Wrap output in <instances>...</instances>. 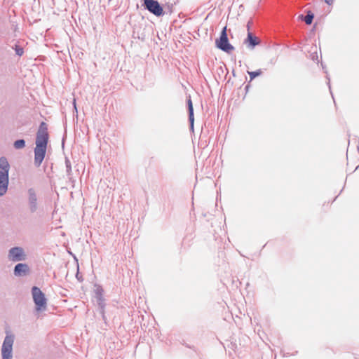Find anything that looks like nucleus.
I'll list each match as a JSON object with an SVG mask.
<instances>
[{"label": "nucleus", "mask_w": 359, "mask_h": 359, "mask_svg": "<svg viewBox=\"0 0 359 359\" xmlns=\"http://www.w3.org/2000/svg\"><path fill=\"white\" fill-rule=\"evenodd\" d=\"M48 142V126L46 123L41 122L36 133V147L34 149V165L36 167L40 166L44 159Z\"/></svg>", "instance_id": "nucleus-1"}, {"label": "nucleus", "mask_w": 359, "mask_h": 359, "mask_svg": "<svg viewBox=\"0 0 359 359\" xmlns=\"http://www.w3.org/2000/svg\"><path fill=\"white\" fill-rule=\"evenodd\" d=\"M10 165L6 158H0V196H4L8 187Z\"/></svg>", "instance_id": "nucleus-2"}, {"label": "nucleus", "mask_w": 359, "mask_h": 359, "mask_svg": "<svg viewBox=\"0 0 359 359\" xmlns=\"http://www.w3.org/2000/svg\"><path fill=\"white\" fill-rule=\"evenodd\" d=\"M14 344V336L7 334L3 341L1 349V359H13V346Z\"/></svg>", "instance_id": "nucleus-3"}, {"label": "nucleus", "mask_w": 359, "mask_h": 359, "mask_svg": "<svg viewBox=\"0 0 359 359\" xmlns=\"http://www.w3.org/2000/svg\"><path fill=\"white\" fill-rule=\"evenodd\" d=\"M33 301L36 305V311L45 310L47 305V300L43 292L36 286L32 288Z\"/></svg>", "instance_id": "nucleus-4"}, {"label": "nucleus", "mask_w": 359, "mask_h": 359, "mask_svg": "<svg viewBox=\"0 0 359 359\" xmlns=\"http://www.w3.org/2000/svg\"><path fill=\"white\" fill-rule=\"evenodd\" d=\"M215 43L217 48L226 53H229L234 50V47L229 42L226 27L223 28L219 38L216 39Z\"/></svg>", "instance_id": "nucleus-5"}, {"label": "nucleus", "mask_w": 359, "mask_h": 359, "mask_svg": "<svg viewBox=\"0 0 359 359\" xmlns=\"http://www.w3.org/2000/svg\"><path fill=\"white\" fill-rule=\"evenodd\" d=\"M143 6L156 16L163 15V9L156 0H144Z\"/></svg>", "instance_id": "nucleus-6"}, {"label": "nucleus", "mask_w": 359, "mask_h": 359, "mask_svg": "<svg viewBox=\"0 0 359 359\" xmlns=\"http://www.w3.org/2000/svg\"><path fill=\"white\" fill-rule=\"evenodd\" d=\"M8 258L12 262L24 261L26 259V255L21 247H13L8 250Z\"/></svg>", "instance_id": "nucleus-7"}, {"label": "nucleus", "mask_w": 359, "mask_h": 359, "mask_svg": "<svg viewBox=\"0 0 359 359\" xmlns=\"http://www.w3.org/2000/svg\"><path fill=\"white\" fill-rule=\"evenodd\" d=\"M28 204L29 210L32 213H34L37 210V196L36 191L33 188L28 189Z\"/></svg>", "instance_id": "nucleus-8"}, {"label": "nucleus", "mask_w": 359, "mask_h": 359, "mask_svg": "<svg viewBox=\"0 0 359 359\" xmlns=\"http://www.w3.org/2000/svg\"><path fill=\"white\" fill-rule=\"evenodd\" d=\"M29 271V266L26 264L19 263L14 267V275L15 276H24Z\"/></svg>", "instance_id": "nucleus-9"}, {"label": "nucleus", "mask_w": 359, "mask_h": 359, "mask_svg": "<svg viewBox=\"0 0 359 359\" xmlns=\"http://www.w3.org/2000/svg\"><path fill=\"white\" fill-rule=\"evenodd\" d=\"M259 43V39L249 32L247 39L245 40V43L248 44L249 48H254Z\"/></svg>", "instance_id": "nucleus-10"}, {"label": "nucleus", "mask_w": 359, "mask_h": 359, "mask_svg": "<svg viewBox=\"0 0 359 359\" xmlns=\"http://www.w3.org/2000/svg\"><path fill=\"white\" fill-rule=\"evenodd\" d=\"M187 107H188V112H189V121L190 123V128H191V130H194V108H193L192 101L190 97L187 100Z\"/></svg>", "instance_id": "nucleus-11"}, {"label": "nucleus", "mask_w": 359, "mask_h": 359, "mask_svg": "<svg viewBox=\"0 0 359 359\" xmlns=\"http://www.w3.org/2000/svg\"><path fill=\"white\" fill-rule=\"evenodd\" d=\"M96 297L97 299L98 305L100 306L101 309V313L103 316V318H104V303H103V298H102V289L101 287H99L96 290Z\"/></svg>", "instance_id": "nucleus-12"}, {"label": "nucleus", "mask_w": 359, "mask_h": 359, "mask_svg": "<svg viewBox=\"0 0 359 359\" xmlns=\"http://www.w3.org/2000/svg\"><path fill=\"white\" fill-rule=\"evenodd\" d=\"M299 18L304 20L306 25H311L314 18V14L311 11H309L306 16L301 15Z\"/></svg>", "instance_id": "nucleus-13"}, {"label": "nucleus", "mask_w": 359, "mask_h": 359, "mask_svg": "<svg viewBox=\"0 0 359 359\" xmlns=\"http://www.w3.org/2000/svg\"><path fill=\"white\" fill-rule=\"evenodd\" d=\"M14 147L16 149H20L25 147V141L23 139H20L14 142Z\"/></svg>", "instance_id": "nucleus-14"}, {"label": "nucleus", "mask_w": 359, "mask_h": 359, "mask_svg": "<svg viewBox=\"0 0 359 359\" xmlns=\"http://www.w3.org/2000/svg\"><path fill=\"white\" fill-rule=\"evenodd\" d=\"M248 73L250 75V81H252L255 78H256L257 76H258L262 74V70L261 69H258V70L255 71V72H248Z\"/></svg>", "instance_id": "nucleus-15"}, {"label": "nucleus", "mask_w": 359, "mask_h": 359, "mask_svg": "<svg viewBox=\"0 0 359 359\" xmlns=\"http://www.w3.org/2000/svg\"><path fill=\"white\" fill-rule=\"evenodd\" d=\"M65 165L67 174L69 176L72 175V165L70 161L67 158H65Z\"/></svg>", "instance_id": "nucleus-16"}, {"label": "nucleus", "mask_w": 359, "mask_h": 359, "mask_svg": "<svg viewBox=\"0 0 359 359\" xmlns=\"http://www.w3.org/2000/svg\"><path fill=\"white\" fill-rule=\"evenodd\" d=\"M15 53L19 56H21L24 53L23 48L18 46H15Z\"/></svg>", "instance_id": "nucleus-17"}, {"label": "nucleus", "mask_w": 359, "mask_h": 359, "mask_svg": "<svg viewBox=\"0 0 359 359\" xmlns=\"http://www.w3.org/2000/svg\"><path fill=\"white\" fill-rule=\"evenodd\" d=\"M325 3L328 5H332L334 2V0H325Z\"/></svg>", "instance_id": "nucleus-18"}, {"label": "nucleus", "mask_w": 359, "mask_h": 359, "mask_svg": "<svg viewBox=\"0 0 359 359\" xmlns=\"http://www.w3.org/2000/svg\"><path fill=\"white\" fill-rule=\"evenodd\" d=\"M326 78H327V79L328 80L327 85H328L329 88H330V89H331V87H330V77H329V76H328V75H327Z\"/></svg>", "instance_id": "nucleus-19"}, {"label": "nucleus", "mask_w": 359, "mask_h": 359, "mask_svg": "<svg viewBox=\"0 0 359 359\" xmlns=\"http://www.w3.org/2000/svg\"><path fill=\"white\" fill-rule=\"evenodd\" d=\"M75 103H76V101L74 100V107H76ZM75 109H76V108H75Z\"/></svg>", "instance_id": "nucleus-20"}]
</instances>
